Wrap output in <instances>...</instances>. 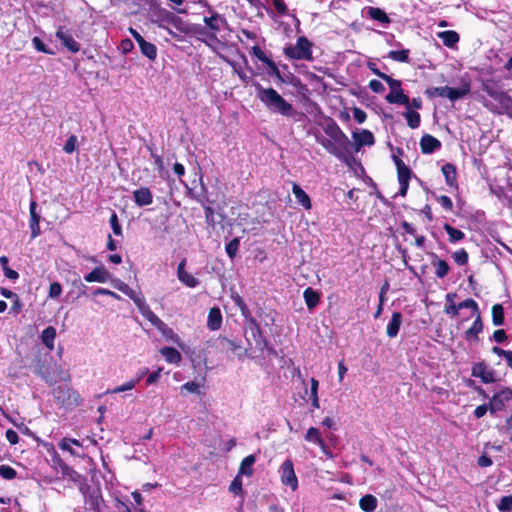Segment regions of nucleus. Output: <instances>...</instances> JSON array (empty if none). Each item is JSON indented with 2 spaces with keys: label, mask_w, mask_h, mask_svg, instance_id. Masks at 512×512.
Masks as SVG:
<instances>
[{
  "label": "nucleus",
  "mask_w": 512,
  "mask_h": 512,
  "mask_svg": "<svg viewBox=\"0 0 512 512\" xmlns=\"http://www.w3.org/2000/svg\"><path fill=\"white\" fill-rule=\"evenodd\" d=\"M258 99L272 112L279 113L286 117H293L296 114L293 106L287 102L275 89L264 88L256 84Z\"/></svg>",
  "instance_id": "nucleus-1"
},
{
  "label": "nucleus",
  "mask_w": 512,
  "mask_h": 512,
  "mask_svg": "<svg viewBox=\"0 0 512 512\" xmlns=\"http://www.w3.org/2000/svg\"><path fill=\"white\" fill-rule=\"evenodd\" d=\"M113 286L127 295L135 303L140 314L155 328H163L164 322L150 309L141 292L131 289L125 282L118 279L113 281Z\"/></svg>",
  "instance_id": "nucleus-2"
},
{
  "label": "nucleus",
  "mask_w": 512,
  "mask_h": 512,
  "mask_svg": "<svg viewBox=\"0 0 512 512\" xmlns=\"http://www.w3.org/2000/svg\"><path fill=\"white\" fill-rule=\"evenodd\" d=\"M324 132L333 141V144L341 154L343 161H348V159L353 156V144L338 124L331 121L324 127Z\"/></svg>",
  "instance_id": "nucleus-3"
},
{
  "label": "nucleus",
  "mask_w": 512,
  "mask_h": 512,
  "mask_svg": "<svg viewBox=\"0 0 512 512\" xmlns=\"http://www.w3.org/2000/svg\"><path fill=\"white\" fill-rule=\"evenodd\" d=\"M151 19L153 22H158L160 27L167 29L173 36H175V34L167 27L168 25L173 26L178 31L184 29L185 21L171 11L158 9L156 5L151 11Z\"/></svg>",
  "instance_id": "nucleus-4"
},
{
  "label": "nucleus",
  "mask_w": 512,
  "mask_h": 512,
  "mask_svg": "<svg viewBox=\"0 0 512 512\" xmlns=\"http://www.w3.org/2000/svg\"><path fill=\"white\" fill-rule=\"evenodd\" d=\"M72 479L79 484V491L83 495L84 503L90 510H98L102 500L100 491L92 488L77 472H73Z\"/></svg>",
  "instance_id": "nucleus-5"
},
{
  "label": "nucleus",
  "mask_w": 512,
  "mask_h": 512,
  "mask_svg": "<svg viewBox=\"0 0 512 512\" xmlns=\"http://www.w3.org/2000/svg\"><path fill=\"white\" fill-rule=\"evenodd\" d=\"M284 54L295 60H312V43L305 37L301 36L297 39L295 45L286 46Z\"/></svg>",
  "instance_id": "nucleus-6"
},
{
  "label": "nucleus",
  "mask_w": 512,
  "mask_h": 512,
  "mask_svg": "<svg viewBox=\"0 0 512 512\" xmlns=\"http://www.w3.org/2000/svg\"><path fill=\"white\" fill-rule=\"evenodd\" d=\"M204 23L209 29V33H212L222 45L226 41V36L229 32L226 19L220 14L213 13L210 16L204 17Z\"/></svg>",
  "instance_id": "nucleus-7"
},
{
  "label": "nucleus",
  "mask_w": 512,
  "mask_h": 512,
  "mask_svg": "<svg viewBox=\"0 0 512 512\" xmlns=\"http://www.w3.org/2000/svg\"><path fill=\"white\" fill-rule=\"evenodd\" d=\"M182 33H185L190 36H194L196 39L204 42L207 46L212 49L218 48L221 44L215 38L212 33H209V29L206 26L201 25H192L190 23H184V29H181Z\"/></svg>",
  "instance_id": "nucleus-8"
},
{
  "label": "nucleus",
  "mask_w": 512,
  "mask_h": 512,
  "mask_svg": "<svg viewBox=\"0 0 512 512\" xmlns=\"http://www.w3.org/2000/svg\"><path fill=\"white\" fill-rule=\"evenodd\" d=\"M55 401L63 407L71 408L80 402L79 394L67 385H60L52 391Z\"/></svg>",
  "instance_id": "nucleus-9"
},
{
  "label": "nucleus",
  "mask_w": 512,
  "mask_h": 512,
  "mask_svg": "<svg viewBox=\"0 0 512 512\" xmlns=\"http://www.w3.org/2000/svg\"><path fill=\"white\" fill-rule=\"evenodd\" d=\"M385 82L389 85L391 90L385 97L388 103L410 106L409 97L404 94L399 80L393 79L389 76Z\"/></svg>",
  "instance_id": "nucleus-10"
},
{
  "label": "nucleus",
  "mask_w": 512,
  "mask_h": 512,
  "mask_svg": "<svg viewBox=\"0 0 512 512\" xmlns=\"http://www.w3.org/2000/svg\"><path fill=\"white\" fill-rule=\"evenodd\" d=\"M393 160L397 168V178L400 186L398 194L405 197L409 188L412 171L399 157L393 155Z\"/></svg>",
  "instance_id": "nucleus-11"
},
{
  "label": "nucleus",
  "mask_w": 512,
  "mask_h": 512,
  "mask_svg": "<svg viewBox=\"0 0 512 512\" xmlns=\"http://www.w3.org/2000/svg\"><path fill=\"white\" fill-rule=\"evenodd\" d=\"M512 401V390L510 388H503L495 393L489 402V411L494 414L506 408L509 402Z\"/></svg>",
  "instance_id": "nucleus-12"
},
{
  "label": "nucleus",
  "mask_w": 512,
  "mask_h": 512,
  "mask_svg": "<svg viewBox=\"0 0 512 512\" xmlns=\"http://www.w3.org/2000/svg\"><path fill=\"white\" fill-rule=\"evenodd\" d=\"M280 478L283 485L288 486L292 491L298 488V479L294 471L293 462L286 459L280 467Z\"/></svg>",
  "instance_id": "nucleus-13"
},
{
  "label": "nucleus",
  "mask_w": 512,
  "mask_h": 512,
  "mask_svg": "<svg viewBox=\"0 0 512 512\" xmlns=\"http://www.w3.org/2000/svg\"><path fill=\"white\" fill-rule=\"evenodd\" d=\"M471 374L473 377L480 378L486 384L496 381L495 371L484 362L475 363L472 366Z\"/></svg>",
  "instance_id": "nucleus-14"
},
{
  "label": "nucleus",
  "mask_w": 512,
  "mask_h": 512,
  "mask_svg": "<svg viewBox=\"0 0 512 512\" xmlns=\"http://www.w3.org/2000/svg\"><path fill=\"white\" fill-rule=\"evenodd\" d=\"M56 38L71 53H77L80 50V44L74 40L71 32L66 27L60 26L56 32Z\"/></svg>",
  "instance_id": "nucleus-15"
},
{
  "label": "nucleus",
  "mask_w": 512,
  "mask_h": 512,
  "mask_svg": "<svg viewBox=\"0 0 512 512\" xmlns=\"http://www.w3.org/2000/svg\"><path fill=\"white\" fill-rule=\"evenodd\" d=\"M353 139V152H358L362 146H372L375 143L373 133L366 129L361 132H353Z\"/></svg>",
  "instance_id": "nucleus-16"
},
{
  "label": "nucleus",
  "mask_w": 512,
  "mask_h": 512,
  "mask_svg": "<svg viewBox=\"0 0 512 512\" xmlns=\"http://www.w3.org/2000/svg\"><path fill=\"white\" fill-rule=\"evenodd\" d=\"M111 273L103 266L94 268L90 273L85 275L84 279L88 283L98 282L106 283L111 280Z\"/></svg>",
  "instance_id": "nucleus-17"
},
{
  "label": "nucleus",
  "mask_w": 512,
  "mask_h": 512,
  "mask_svg": "<svg viewBox=\"0 0 512 512\" xmlns=\"http://www.w3.org/2000/svg\"><path fill=\"white\" fill-rule=\"evenodd\" d=\"M186 260L183 259L177 268V277L180 282L190 288H195L199 284V280L192 274L185 271Z\"/></svg>",
  "instance_id": "nucleus-18"
},
{
  "label": "nucleus",
  "mask_w": 512,
  "mask_h": 512,
  "mask_svg": "<svg viewBox=\"0 0 512 512\" xmlns=\"http://www.w3.org/2000/svg\"><path fill=\"white\" fill-rule=\"evenodd\" d=\"M133 198L136 205L143 207L152 204L153 194L147 187H141L133 192Z\"/></svg>",
  "instance_id": "nucleus-19"
},
{
  "label": "nucleus",
  "mask_w": 512,
  "mask_h": 512,
  "mask_svg": "<svg viewBox=\"0 0 512 512\" xmlns=\"http://www.w3.org/2000/svg\"><path fill=\"white\" fill-rule=\"evenodd\" d=\"M36 208H37L36 202L35 201H31V203H30V223H29V226H30V229H31V238L32 239L38 237L40 235V233H41L40 225H39L41 216H40V214L37 213Z\"/></svg>",
  "instance_id": "nucleus-20"
},
{
  "label": "nucleus",
  "mask_w": 512,
  "mask_h": 512,
  "mask_svg": "<svg viewBox=\"0 0 512 512\" xmlns=\"http://www.w3.org/2000/svg\"><path fill=\"white\" fill-rule=\"evenodd\" d=\"M441 147L440 141L431 135H424L420 140V148L422 153L431 154Z\"/></svg>",
  "instance_id": "nucleus-21"
},
{
  "label": "nucleus",
  "mask_w": 512,
  "mask_h": 512,
  "mask_svg": "<svg viewBox=\"0 0 512 512\" xmlns=\"http://www.w3.org/2000/svg\"><path fill=\"white\" fill-rule=\"evenodd\" d=\"M471 86L469 82H465L458 88H452L448 86V94L447 98L454 102L458 99L464 98L466 95L470 93Z\"/></svg>",
  "instance_id": "nucleus-22"
},
{
  "label": "nucleus",
  "mask_w": 512,
  "mask_h": 512,
  "mask_svg": "<svg viewBox=\"0 0 512 512\" xmlns=\"http://www.w3.org/2000/svg\"><path fill=\"white\" fill-rule=\"evenodd\" d=\"M292 193L294 194L297 202L306 210L311 209V199L309 195L296 183H293Z\"/></svg>",
  "instance_id": "nucleus-23"
},
{
  "label": "nucleus",
  "mask_w": 512,
  "mask_h": 512,
  "mask_svg": "<svg viewBox=\"0 0 512 512\" xmlns=\"http://www.w3.org/2000/svg\"><path fill=\"white\" fill-rule=\"evenodd\" d=\"M402 324V314L400 312H394L387 325L386 334L389 338L397 336L400 326Z\"/></svg>",
  "instance_id": "nucleus-24"
},
{
  "label": "nucleus",
  "mask_w": 512,
  "mask_h": 512,
  "mask_svg": "<svg viewBox=\"0 0 512 512\" xmlns=\"http://www.w3.org/2000/svg\"><path fill=\"white\" fill-rule=\"evenodd\" d=\"M251 53H252V54H253L257 59H259L261 62H263L264 64H266V65H267V67H268L269 69H271V70H272V72H273L275 75L279 76V69H278V67L276 66L275 62H274V61H272L271 59H269V58L265 55V53L262 51V49H261L259 46H257V45L253 46V47H252V49H251Z\"/></svg>",
  "instance_id": "nucleus-25"
},
{
  "label": "nucleus",
  "mask_w": 512,
  "mask_h": 512,
  "mask_svg": "<svg viewBox=\"0 0 512 512\" xmlns=\"http://www.w3.org/2000/svg\"><path fill=\"white\" fill-rule=\"evenodd\" d=\"M222 325V314L219 308L213 307L210 309L207 319V326L210 330L216 331Z\"/></svg>",
  "instance_id": "nucleus-26"
},
{
  "label": "nucleus",
  "mask_w": 512,
  "mask_h": 512,
  "mask_svg": "<svg viewBox=\"0 0 512 512\" xmlns=\"http://www.w3.org/2000/svg\"><path fill=\"white\" fill-rule=\"evenodd\" d=\"M256 347L260 352H264L265 350L268 351L270 354H275V350L270 345L268 340L264 337L262 330H259L257 332L251 333Z\"/></svg>",
  "instance_id": "nucleus-27"
},
{
  "label": "nucleus",
  "mask_w": 512,
  "mask_h": 512,
  "mask_svg": "<svg viewBox=\"0 0 512 512\" xmlns=\"http://www.w3.org/2000/svg\"><path fill=\"white\" fill-rule=\"evenodd\" d=\"M56 335V329L53 326L45 328L40 335L43 345L49 350L54 349Z\"/></svg>",
  "instance_id": "nucleus-28"
},
{
  "label": "nucleus",
  "mask_w": 512,
  "mask_h": 512,
  "mask_svg": "<svg viewBox=\"0 0 512 512\" xmlns=\"http://www.w3.org/2000/svg\"><path fill=\"white\" fill-rule=\"evenodd\" d=\"M483 330V323L480 314H477L472 326L465 332L468 341L478 340V334Z\"/></svg>",
  "instance_id": "nucleus-29"
},
{
  "label": "nucleus",
  "mask_w": 512,
  "mask_h": 512,
  "mask_svg": "<svg viewBox=\"0 0 512 512\" xmlns=\"http://www.w3.org/2000/svg\"><path fill=\"white\" fill-rule=\"evenodd\" d=\"M438 38L442 40L446 47L452 48L459 42V35L453 30H446L437 34Z\"/></svg>",
  "instance_id": "nucleus-30"
},
{
  "label": "nucleus",
  "mask_w": 512,
  "mask_h": 512,
  "mask_svg": "<svg viewBox=\"0 0 512 512\" xmlns=\"http://www.w3.org/2000/svg\"><path fill=\"white\" fill-rule=\"evenodd\" d=\"M305 303L309 310H313L319 303L320 295L313 288L308 287L303 292Z\"/></svg>",
  "instance_id": "nucleus-31"
},
{
  "label": "nucleus",
  "mask_w": 512,
  "mask_h": 512,
  "mask_svg": "<svg viewBox=\"0 0 512 512\" xmlns=\"http://www.w3.org/2000/svg\"><path fill=\"white\" fill-rule=\"evenodd\" d=\"M442 173L445 177L447 185L450 187H454L457 184V173H456V167L451 164L447 163L442 166Z\"/></svg>",
  "instance_id": "nucleus-32"
},
{
  "label": "nucleus",
  "mask_w": 512,
  "mask_h": 512,
  "mask_svg": "<svg viewBox=\"0 0 512 512\" xmlns=\"http://www.w3.org/2000/svg\"><path fill=\"white\" fill-rule=\"evenodd\" d=\"M483 91H485L487 95L490 96L492 99L500 103H505L506 101L510 100L509 96L505 92L488 84H485L483 86Z\"/></svg>",
  "instance_id": "nucleus-33"
},
{
  "label": "nucleus",
  "mask_w": 512,
  "mask_h": 512,
  "mask_svg": "<svg viewBox=\"0 0 512 512\" xmlns=\"http://www.w3.org/2000/svg\"><path fill=\"white\" fill-rule=\"evenodd\" d=\"M160 353L165 358V360L171 364H178L182 359L179 351L173 347H163L160 350Z\"/></svg>",
  "instance_id": "nucleus-34"
},
{
  "label": "nucleus",
  "mask_w": 512,
  "mask_h": 512,
  "mask_svg": "<svg viewBox=\"0 0 512 512\" xmlns=\"http://www.w3.org/2000/svg\"><path fill=\"white\" fill-rule=\"evenodd\" d=\"M378 501L375 496L371 494L364 495L360 501L359 506L364 512H373L376 510Z\"/></svg>",
  "instance_id": "nucleus-35"
},
{
  "label": "nucleus",
  "mask_w": 512,
  "mask_h": 512,
  "mask_svg": "<svg viewBox=\"0 0 512 512\" xmlns=\"http://www.w3.org/2000/svg\"><path fill=\"white\" fill-rule=\"evenodd\" d=\"M255 461L256 458L254 455L246 456L240 464L239 473L241 475L251 476L253 473L252 466L254 465Z\"/></svg>",
  "instance_id": "nucleus-36"
},
{
  "label": "nucleus",
  "mask_w": 512,
  "mask_h": 512,
  "mask_svg": "<svg viewBox=\"0 0 512 512\" xmlns=\"http://www.w3.org/2000/svg\"><path fill=\"white\" fill-rule=\"evenodd\" d=\"M366 11H367V15H369V17H371L372 19H374L382 24H387L390 22L386 13L380 8L368 7L366 9Z\"/></svg>",
  "instance_id": "nucleus-37"
},
{
  "label": "nucleus",
  "mask_w": 512,
  "mask_h": 512,
  "mask_svg": "<svg viewBox=\"0 0 512 512\" xmlns=\"http://www.w3.org/2000/svg\"><path fill=\"white\" fill-rule=\"evenodd\" d=\"M443 228L446 231V233L448 234L449 241L451 243L459 242L462 239H464V237H465V234L461 230L454 228L453 226H451L448 223H445L443 225Z\"/></svg>",
  "instance_id": "nucleus-38"
},
{
  "label": "nucleus",
  "mask_w": 512,
  "mask_h": 512,
  "mask_svg": "<svg viewBox=\"0 0 512 512\" xmlns=\"http://www.w3.org/2000/svg\"><path fill=\"white\" fill-rule=\"evenodd\" d=\"M317 141L323 146V148L328 153L332 154L333 156H335L339 160H343L341 154L339 153V151L336 148V146L333 144V141L330 139V137H328V138H324V137L318 138Z\"/></svg>",
  "instance_id": "nucleus-39"
},
{
  "label": "nucleus",
  "mask_w": 512,
  "mask_h": 512,
  "mask_svg": "<svg viewBox=\"0 0 512 512\" xmlns=\"http://www.w3.org/2000/svg\"><path fill=\"white\" fill-rule=\"evenodd\" d=\"M407 111L404 113V116L407 121V125L412 128L416 129L420 125V114L416 111H413L410 109V106H406Z\"/></svg>",
  "instance_id": "nucleus-40"
},
{
  "label": "nucleus",
  "mask_w": 512,
  "mask_h": 512,
  "mask_svg": "<svg viewBox=\"0 0 512 512\" xmlns=\"http://www.w3.org/2000/svg\"><path fill=\"white\" fill-rule=\"evenodd\" d=\"M139 48L141 53L145 55L148 59L154 60L157 56V48L154 44L147 42L146 40H142V43L139 44Z\"/></svg>",
  "instance_id": "nucleus-41"
},
{
  "label": "nucleus",
  "mask_w": 512,
  "mask_h": 512,
  "mask_svg": "<svg viewBox=\"0 0 512 512\" xmlns=\"http://www.w3.org/2000/svg\"><path fill=\"white\" fill-rule=\"evenodd\" d=\"M492 322L495 326H501L504 324V308L501 304L493 305Z\"/></svg>",
  "instance_id": "nucleus-42"
},
{
  "label": "nucleus",
  "mask_w": 512,
  "mask_h": 512,
  "mask_svg": "<svg viewBox=\"0 0 512 512\" xmlns=\"http://www.w3.org/2000/svg\"><path fill=\"white\" fill-rule=\"evenodd\" d=\"M408 49L392 50L388 53V57L396 62L407 63L409 61Z\"/></svg>",
  "instance_id": "nucleus-43"
},
{
  "label": "nucleus",
  "mask_w": 512,
  "mask_h": 512,
  "mask_svg": "<svg viewBox=\"0 0 512 512\" xmlns=\"http://www.w3.org/2000/svg\"><path fill=\"white\" fill-rule=\"evenodd\" d=\"M231 298H232L233 302L235 303V305L241 311L242 316L245 319H248L249 314H251V313H250L245 301L243 300V298L238 293H232Z\"/></svg>",
  "instance_id": "nucleus-44"
},
{
  "label": "nucleus",
  "mask_w": 512,
  "mask_h": 512,
  "mask_svg": "<svg viewBox=\"0 0 512 512\" xmlns=\"http://www.w3.org/2000/svg\"><path fill=\"white\" fill-rule=\"evenodd\" d=\"M140 379H141L140 377L131 379V380L127 381L126 383L122 384L121 386H118L112 390H108L107 393L117 394V393L132 390L138 384Z\"/></svg>",
  "instance_id": "nucleus-45"
},
{
  "label": "nucleus",
  "mask_w": 512,
  "mask_h": 512,
  "mask_svg": "<svg viewBox=\"0 0 512 512\" xmlns=\"http://www.w3.org/2000/svg\"><path fill=\"white\" fill-rule=\"evenodd\" d=\"M434 266L436 267L435 275L438 278H444L449 273V265L445 260L438 259L433 262Z\"/></svg>",
  "instance_id": "nucleus-46"
},
{
  "label": "nucleus",
  "mask_w": 512,
  "mask_h": 512,
  "mask_svg": "<svg viewBox=\"0 0 512 512\" xmlns=\"http://www.w3.org/2000/svg\"><path fill=\"white\" fill-rule=\"evenodd\" d=\"M425 94L429 98H434V97H445V98H447L448 86L430 87V88H428L425 91Z\"/></svg>",
  "instance_id": "nucleus-47"
},
{
  "label": "nucleus",
  "mask_w": 512,
  "mask_h": 512,
  "mask_svg": "<svg viewBox=\"0 0 512 512\" xmlns=\"http://www.w3.org/2000/svg\"><path fill=\"white\" fill-rule=\"evenodd\" d=\"M305 440L314 444H322L320 431L315 427H310L305 435Z\"/></svg>",
  "instance_id": "nucleus-48"
},
{
  "label": "nucleus",
  "mask_w": 512,
  "mask_h": 512,
  "mask_svg": "<svg viewBox=\"0 0 512 512\" xmlns=\"http://www.w3.org/2000/svg\"><path fill=\"white\" fill-rule=\"evenodd\" d=\"M229 349L236 354L238 358H243L247 354V349H244L241 345L237 344L233 340L225 339Z\"/></svg>",
  "instance_id": "nucleus-49"
},
{
  "label": "nucleus",
  "mask_w": 512,
  "mask_h": 512,
  "mask_svg": "<svg viewBox=\"0 0 512 512\" xmlns=\"http://www.w3.org/2000/svg\"><path fill=\"white\" fill-rule=\"evenodd\" d=\"M240 246V240L238 238H233L229 243L226 244V253L230 257V259H234Z\"/></svg>",
  "instance_id": "nucleus-50"
},
{
  "label": "nucleus",
  "mask_w": 512,
  "mask_h": 512,
  "mask_svg": "<svg viewBox=\"0 0 512 512\" xmlns=\"http://www.w3.org/2000/svg\"><path fill=\"white\" fill-rule=\"evenodd\" d=\"M497 508L500 512H511L512 495L502 497L497 505Z\"/></svg>",
  "instance_id": "nucleus-51"
},
{
  "label": "nucleus",
  "mask_w": 512,
  "mask_h": 512,
  "mask_svg": "<svg viewBox=\"0 0 512 512\" xmlns=\"http://www.w3.org/2000/svg\"><path fill=\"white\" fill-rule=\"evenodd\" d=\"M17 472L9 465H0V476L6 480H12L16 477Z\"/></svg>",
  "instance_id": "nucleus-52"
},
{
  "label": "nucleus",
  "mask_w": 512,
  "mask_h": 512,
  "mask_svg": "<svg viewBox=\"0 0 512 512\" xmlns=\"http://www.w3.org/2000/svg\"><path fill=\"white\" fill-rule=\"evenodd\" d=\"M77 144H78L77 136L71 135L63 147L64 152L67 154H72L73 152L76 151Z\"/></svg>",
  "instance_id": "nucleus-53"
},
{
  "label": "nucleus",
  "mask_w": 512,
  "mask_h": 512,
  "mask_svg": "<svg viewBox=\"0 0 512 512\" xmlns=\"http://www.w3.org/2000/svg\"><path fill=\"white\" fill-rule=\"evenodd\" d=\"M453 259L458 265H465L468 262V253L465 249H460L453 253Z\"/></svg>",
  "instance_id": "nucleus-54"
},
{
  "label": "nucleus",
  "mask_w": 512,
  "mask_h": 512,
  "mask_svg": "<svg viewBox=\"0 0 512 512\" xmlns=\"http://www.w3.org/2000/svg\"><path fill=\"white\" fill-rule=\"evenodd\" d=\"M71 444H74V445H77V446H80V442L76 439H70V438H64L60 444H59V447L60 449L64 450V451H68L70 452L72 455L75 454V452L73 451V449L71 448Z\"/></svg>",
  "instance_id": "nucleus-55"
},
{
  "label": "nucleus",
  "mask_w": 512,
  "mask_h": 512,
  "mask_svg": "<svg viewBox=\"0 0 512 512\" xmlns=\"http://www.w3.org/2000/svg\"><path fill=\"white\" fill-rule=\"evenodd\" d=\"M458 308H461V309L469 308L473 311L474 314H476V315L480 314L477 302L471 298L460 302L458 304Z\"/></svg>",
  "instance_id": "nucleus-56"
},
{
  "label": "nucleus",
  "mask_w": 512,
  "mask_h": 512,
  "mask_svg": "<svg viewBox=\"0 0 512 512\" xmlns=\"http://www.w3.org/2000/svg\"><path fill=\"white\" fill-rule=\"evenodd\" d=\"M109 222H110L111 228L113 230V233L115 235H117V236L121 235L122 234V228H121V225L119 223L118 216H117V214L115 212H113L111 214Z\"/></svg>",
  "instance_id": "nucleus-57"
},
{
  "label": "nucleus",
  "mask_w": 512,
  "mask_h": 512,
  "mask_svg": "<svg viewBox=\"0 0 512 512\" xmlns=\"http://www.w3.org/2000/svg\"><path fill=\"white\" fill-rule=\"evenodd\" d=\"M200 394V384L194 381L186 382L181 386V392Z\"/></svg>",
  "instance_id": "nucleus-58"
},
{
  "label": "nucleus",
  "mask_w": 512,
  "mask_h": 512,
  "mask_svg": "<svg viewBox=\"0 0 512 512\" xmlns=\"http://www.w3.org/2000/svg\"><path fill=\"white\" fill-rule=\"evenodd\" d=\"M229 491L235 495L242 493V479L239 475L231 482Z\"/></svg>",
  "instance_id": "nucleus-59"
},
{
  "label": "nucleus",
  "mask_w": 512,
  "mask_h": 512,
  "mask_svg": "<svg viewBox=\"0 0 512 512\" xmlns=\"http://www.w3.org/2000/svg\"><path fill=\"white\" fill-rule=\"evenodd\" d=\"M436 200L446 211H451L453 209V202L450 197L441 195L437 196Z\"/></svg>",
  "instance_id": "nucleus-60"
},
{
  "label": "nucleus",
  "mask_w": 512,
  "mask_h": 512,
  "mask_svg": "<svg viewBox=\"0 0 512 512\" xmlns=\"http://www.w3.org/2000/svg\"><path fill=\"white\" fill-rule=\"evenodd\" d=\"M62 293V286L58 282H53L49 286V292L48 295L50 298H58Z\"/></svg>",
  "instance_id": "nucleus-61"
},
{
  "label": "nucleus",
  "mask_w": 512,
  "mask_h": 512,
  "mask_svg": "<svg viewBox=\"0 0 512 512\" xmlns=\"http://www.w3.org/2000/svg\"><path fill=\"white\" fill-rule=\"evenodd\" d=\"M245 320L247 323L246 331L249 330L251 333H254V332L261 330L259 323L256 321L255 318H253L251 316V314H249L248 319H245Z\"/></svg>",
  "instance_id": "nucleus-62"
},
{
  "label": "nucleus",
  "mask_w": 512,
  "mask_h": 512,
  "mask_svg": "<svg viewBox=\"0 0 512 512\" xmlns=\"http://www.w3.org/2000/svg\"><path fill=\"white\" fill-rule=\"evenodd\" d=\"M159 331L163 333V335L169 339H171L173 342L178 343L179 342V336L173 332L171 328H168L167 325L164 323L163 328H157Z\"/></svg>",
  "instance_id": "nucleus-63"
},
{
  "label": "nucleus",
  "mask_w": 512,
  "mask_h": 512,
  "mask_svg": "<svg viewBox=\"0 0 512 512\" xmlns=\"http://www.w3.org/2000/svg\"><path fill=\"white\" fill-rule=\"evenodd\" d=\"M369 88L374 93H382L385 91V87L379 80L373 79L369 82Z\"/></svg>",
  "instance_id": "nucleus-64"
}]
</instances>
